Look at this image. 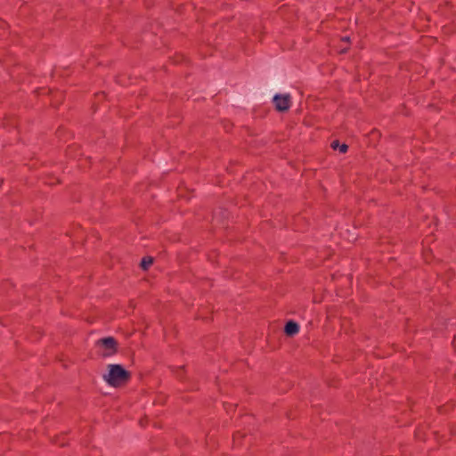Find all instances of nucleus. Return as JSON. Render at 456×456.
<instances>
[{"label": "nucleus", "instance_id": "nucleus-7", "mask_svg": "<svg viewBox=\"0 0 456 456\" xmlns=\"http://www.w3.org/2000/svg\"><path fill=\"white\" fill-rule=\"evenodd\" d=\"M342 40L345 41V42H348L349 38L347 37H346Z\"/></svg>", "mask_w": 456, "mask_h": 456}, {"label": "nucleus", "instance_id": "nucleus-8", "mask_svg": "<svg viewBox=\"0 0 456 456\" xmlns=\"http://www.w3.org/2000/svg\"><path fill=\"white\" fill-rule=\"evenodd\" d=\"M341 53H345L346 52V48H343L340 50Z\"/></svg>", "mask_w": 456, "mask_h": 456}, {"label": "nucleus", "instance_id": "nucleus-6", "mask_svg": "<svg viewBox=\"0 0 456 456\" xmlns=\"http://www.w3.org/2000/svg\"><path fill=\"white\" fill-rule=\"evenodd\" d=\"M153 258L151 256L143 257L141 262V266L143 270H148V268L152 265Z\"/></svg>", "mask_w": 456, "mask_h": 456}, {"label": "nucleus", "instance_id": "nucleus-5", "mask_svg": "<svg viewBox=\"0 0 456 456\" xmlns=\"http://www.w3.org/2000/svg\"><path fill=\"white\" fill-rule=\"evenodd\" d=\"M331 147L334 149V150H337L338 149V151L341 152V153H346V151H347V145L346 144H339V142L338 141H334L332 143H331Z\"/></svg>", "mask_w": 456, "mask_h": 456}, {"label": "nucleus", "instance_id": "nucleus-3", "mask_svg": "<svg viewBox=\"0 0 456 456\" xmlns=\"http://www.w3.org/2000/svg\"><path fill=\"white\" fill-rule=\"evenodd\" d=\"M275 108L279 111L288 110L291 104V97L289 94H276L273 97Z\"/></svg>", "mask_w": 456, "mask_h": 456}, {"label": "nucleus", "instance_id": "nucleus-4", "mask_svg": "<svg viewBox=\"0 0 456 456\" xmlns=\"http://www.w3.org/2000/svg\"><path fill=\"white\" fill-rule=\"evenodd\" d=\"M299 331V326L297 322L289 321L285 326V333L288 336H294Z\"/></svg>", "mask_w": 456, "mask_h": 456}, {"label": "nucleus", "instance_id": "nucleus-1", "mask_svg": "<svg viewBox=\"0 0 456 456\" xmlns=\"http://www.w3.org/2000/svg\"><path fill=\"white\" fill-rule=\"evenodd\" d=\"M130 373L119 364H109L108 372L103 375V379L112 387H119L127 382Z\"/></svg>", "mask_w": 456, "mask_h": 456}, {"label": "nucleus", "instance_id": "nucleus-2", "mask_svg": "<svg viewBox=\"0 0 456 456\" xmlns=\"http://www.w3.org/2000/svg\"><path fill=\"white\" fill-rule=\"evenodd\" d=\"M102 356H110L115 354L117 343L113 338H105L97 342Z\"/></svg>", "mask_w": 456, "mask_h": 456}]
</instances>
